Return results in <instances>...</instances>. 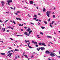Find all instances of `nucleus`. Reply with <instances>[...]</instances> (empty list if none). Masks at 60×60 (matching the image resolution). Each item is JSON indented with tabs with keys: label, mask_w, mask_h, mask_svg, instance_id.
Returning a JSON list of instances; mask_svg holds the SVG:
<instances>
[{
	"label": "nucleus",
	"mask_w": 60,
	"mask_h": 60,
	"mask_svg": "<svg viewBox=\"0 0 60 60\" xmlns=\"http://www.w3.org/2000/svg\"><path fill=\"white\" fill-rule=\"evenodd\" d=\"M25 42L26 43H27V42H29V43H28L27 44H28V47H29V48H30V49H32V48H33V47H31V46H29V44H30V42L29 41V40H27V41L26 40H25Z\"/></svg>",
	"instance_id": "nucleus-1"
},
{
	"label": "nucleus",
	"mask_w": 60,
	"mask_h": 60,
	"mask_svg": "<svg viewBox=\"0 0 60 60\" xmlns=\"http://www.w3.org/2000/svg\"><path fill=\"white\" fill-rule=\"evenodd\" d=\"M50 13H51V11H48L46 12V15L48 17H49V14Z\"/></svg>",
	"instance_id": "nucleus-2"
},
{
	"label": "nucleus",
	"mask_w": 60,
	"mask_h": 60,
	"mask_svg": "<svg viewBox=\"0 0 60 60\" xmlns=\"http://www.w3.org/2000/svg\"><path fill=\"white\" fill-rule=\"evenodd\" d=\"M55 55H56V54L55 53H50V56H52V57L55 56Z\"/></svg>",
	"instance_id": "nucleus-3"
},
{
	"label": "nucleus",
	"mask_w": 60,
	"mask_h": 60,
	"mask_svg": "<svg viewBox=\"0 0 60 60\" xmlns=\"http://www.w3.org/2000/svg\"><path fill=\"white\" fill-rule=\"evenodd\" d=\"M7 2L8 3V4L9 5H10V3H11L12 2V0H7Z\"/></svg>",
	"instance_id": "nucleus-4"
},
{
	"label": "nucleus",
	"mask_w": 60,
	"mask_h": 60,
	"mask_svg": "<svg viewBox=\"0 0 60 60\" xmlns=\"http://www.w3.org/2000/svg\"><path fill=\"white\" fill-rule=\"evenodd\" d=\"M40 49H41V50H42L43 51L44 49H45V48H44V47H41V48H40Z\"/></svg>",
	"instance_id": "nucleus-5"
},
{
	"label": "nucleus",
	"mask_w": 60,
	"mask_h": 60,
	"mask_svg": "<svg viewBox=\"0 0 60 60\" xmlns=\"http://www.w3.org/2000/svg\"><path fill=\"white\" fill-rule=\"evenodd\" d=\"M45 53L46 54H49L50 52L48 50H46L45 51Z\"/></svg>",
	"instance_id": "nucleus-6"
},
{
	"label": "nucleus",
	"mask_w": 60,
	"mask_h": 60,
	"mask_svg": "<svg viewBox=\"0 0 60 60\" xmlns=\"http://www.w3.org/2000/svg\"><path fill=\"white\" fill-rule=\"evenodd\" d=\"M1 3L2 4V6L3 7L4 5V1H2L1 2Z\"/></svg>",
	"instance_id": "nucleus-7"
},
{
	"label": "nucleus",
	"mask_w": 60,
	"mask_h": 60,
	"mask_svg": "<svg viewBox=\"0 0 60 60\" xmlns=\"http://www.w3.org/2000/svg\"><path fill=\"white\" fill-rule=\"evenodd\" d=\"M31 30V29H30V28H28V29L26 30V31L27 32H29Z\"/></svg>",
	"instance_id": "nucleus-8"
},
{
	"label": "nucleus",
	"mask_w": 60,
	"mask_h": 60,
	"mask_svg": "<svg viewBox=\"0 0 60 60\" xmlns=\"http://www.w3.org/2000/svg\"><path fill=\"white\" fill-rule=\"evenodd\" d=\"M42 45L44 46H47V45H45V44L44 43H42Z\"/></svg>",
	"instance_id": "nucleus-9"
},
{
	"label": "nucleus",
	"mask_w": 60,
	"mask_h": 60,
	"mask_svg": "<svg viewBox=\"0 0 60 60\" xmlns=\"http://www.w3.org/2000/svg\"><path fill=\"white\" fill-rule=\"evenodd\" d=\"M24 54H25V53H23V55L24 56H25V57H26V58H28V57L27 56V55H25Z\"/></svg>",
	"instance_id": "nucleus-10"
},
{
	"label": "nucleus",
	"mask_w": 60,
	"mask_h": 60,
	"mask_svg": "<svg viewBox=\"0 0 60 60\" xmlns=\"http://www.w3.org/2000/svg\"><path fill=\"white\" fill-rule=\"evenodd\" d=\"M4 30L3 32H4L5 30V29L4 28H2V30Z\"/></svg>",
	"instance_id": "nucleus-11"
},
{
	"label": "nucleus",
	"mask_w": 60,
	"mask_h": 60,
	"mask_svg": "<svg viewBox=\"0 0 60 60\" xmlns=\"http://www.w3.org/2000/svg\"><path fill=\"white\" fill-rule=\"evenodd\" d=\"M24 34L25 35H28V34H27V32L24 33Z\"/></svg>",
	"instance_id": "nucleus-12"
},
{
	"label": "nucleus",
	"mask_w": 60,
	"mask_h": 60,
	"mask_svg": "<svg viewBox=\"0 0 60 60\" xmlns=\"http://www.w3.org/2000/svg\"><path fill=\"white\" fill-rule=\"evenodd\" d=\"M30 4H33V2L32 1H30Z\"/></svg>",
	"instance_id": "nucleus-13"
},
{
	"label": "nucleus",
	"mask_w": 60,
	"mask_h": 60,
	"mask_svg": "<svg viewBox=\"0 0 60 60\" xmlns=\"http://www.w3.org/2000/svg\"><path fill=\"white\" fill-rule=\"evenodd\" d=\"M19 51V50L17 49H15L14 51Z\"/></svg>",
	"instance_id": "nucleus-14"
},
{
	"label": "nucleus",
	"mask_w": 60,
	"mask_h": 60,
	"mask_svg": "<svg viewBox=\"0 0 60 60\" xmlns=\"http://www.w3.org/2000/svg\"><path fill=\"white\" fill-rule=\"evenodd\" d=\"M0 54L2 55H5V53H0Z\"/></svg>",
	"instance_id": "nucleus-15"
},
{
	"label": "nucleus",
	"mask_w": 60,
	"mask_h": 60,
	"mask_svg": "<svg viewBox=\"0 0 60 60\" xmlns=\"http://www.w3.org/2000/svg\"><path fill=\"white\" fill-rule=\"evenodd\" d=\"M47 37L48 38H51V37L50 36H47Z\"/></svg>",
	"instance_id": "nucleus-16"
},
{
	"label": "nucleus",
	"mask_w": 60,
	"mask_h": 60,
	"mask_svg": "<svg viewBox=\"0 0 60 60\" xmlns=\"http://www.w3.org/2000/svg\"><path fill=\"white\" fill-rule=\"evenodd\" d=\"M32 32V31L30 30V31L29 32V34H31V33Z\"/></svg>",
	"instance_id": "nucleus-17"
},
{
	"label": "nucleus",
	"mask_w": 60,
	"mask_h": 60,
	"mask_svg": "<svg viewBox=\"0 0 60 60\" xmlns=\"http://www.w3.org/2000/svg\"><path fill=\"white\" fill-rule=\"evenodd\" d=\"M34 17H35V18H37V16L36 15H34Z\"/></svg>",
	"instance_id": "nucleus-18"
},
{
	"label": "nucleus",
	"mask_w": 60,
	"mask_h": 60,
	"mask_svg": "<svg viewBox=\"0 0 60 60\" xmlns=\"http://www.w3.org/2000/svg\"><path fill=\"white\" fill-rule=\"evenodd\" d=\"M37 49L38 51H39L40 50V48H37Z\"/></svg>",
	"instance_id": "nucleus-19"
},
{
	"label": "nucleus",
	"mask_w": 60,
	"mask_h": 60,
	"mask_svg": "<svg viewBox=\"0 0 60 60\" xmlns=\"http://www.w3.org/2000/svg\"><path fill=\"white\" fill-rule=\"evenodd\" d=\"M12 53H10V56H9V57H11V55H12Z\"/></svg>",
	"instance_id": "nucleus-20"
},
{
	"label": "nucleus",
	"mask_w": 60,
	"mask_h": 60,
	"mask_svg": "<svg viewBox=\"0 0 60 60\" xmlns=\"http://www.w3.org/2000/svg\"><path fill=\"white\" fill-rule=\"evenodd\" d=\"M38 44L39 45H42V44H41V43H39Z\"/></svg>",
	"instance_id": "nucleus-21"
},
{
	"label": "nucleus",
	"mask_w": 60,
	"mask_h": 60,
	"mask_svg": "<svg viewBox=\"0 0 60 60\" xmlns=\"http://www.w3.org/2000/svg\"><path fill=\"white\" fill-rule=\"evenodd\" d=\"M45 27H41V28H42V29H44L45 28Z\"/></svg>",
	"instance_id": "nucleus-22"
},
{
	"label": "nucleus",
	"mask_w": 60,
	"mask_h": 60,
	"mask_svg": "<svg viewBox=\"0 0 60 60\" xmlns=\"http://www.w3.org/2000/svg\"><path fill=\"white\" fill-rule=\"evenodd\" d=\"M11 51H9L7 52V54H8V53H11Z\"/></svg>",
	"instance_id": "nucleus-23"
},
{
	"label": "nucleus",
	"mask_w": 60,
	"mask_h": 60,
	"mask_svg": "<svg viewBox=\"0 0 60 60\" xmlns=\"http://www.w3.org/2000/svg\"><path fill=\"white\" fill-rule=\"evenodd\" d=\"M38 26H40V25H41V24H40V22H38Z\"/></svg>",
	"instance_id": "nucleus-24"
},
{
	"label": "nucleus",
	"mask_w": 60,
	"mask_h": 60,
	"mask_svg": "<svg viewBox=\"0 0 60 60\" xmlns=\"http://www.w3.org/2000/svg\"><path fill=\"white\" fill-rule=\"evenodd\" d=\"M40 34H41V35H43V33H42V32H40Z\"/></svg>",
	"instance_id": "nucleus-25"
},
{
	"label": "nucleus",
	"mask_w": 60,
	"mask_h": 60,
	"mask_svg": "<svg viewBox=\"0 0 60 60\" xmlns=\"http://www.w3.org/2000/svg\"><path fill=\"white\" fill-rule=\"evenodd\" d=\"M46 11V9H45V8H44L43 10V11Z\"/></svg>",
	"instance_id": "nucleus-26"
},
{
	"label": "nucleus",
	"mask_w": 60,
	"mask_h": 60,
	"mask_svg": "<svg viewBox=\"0 0 60 60\" xmlns=\"http://www.w3.org/2000/svg\"><path fill=\"white\" fill-rule=\"evenodd\" d=\"M17 12L18 13H20V12L19 11H17Z\"/></svg>",
	"instance_id": "nucleus-27"
},
{
	"label": "nucleus",
	"mask_w": 60,
	"mask_h": 60,
	"mask_svg": "<svg viewBox=\"0 0 60 60\" xmlns=\"http://www.w3.org/2000/svg\"><path fill=\"white\" fill-rule=\"evenodd\" d=\"M44 22L45 23V24H47V22H46L44 21Z\"/></svg>",
	"instance_id": "nucleus-28"
},
{
	"label": "nucleus",
	"mask_w": 60,
	"mask_h": 60,
	"mask_svg": "<svg viewBox=\"0 0 60 60\" xmlns=\"http://www.w3.org/2000/svg\"><path fill=\"white\" fill-rule=\"evenodd\" d=\"M16 19L17 20H19V18L17 17V18H16Z\"/></svg>",
	"instance_id": "nucleus-29"
},
{
	"label": "nucleus",
	"mask_w": 60,
	"mask_h": 60,
	"mask_svg": "<svg viewBox=\"0 0 60 60\" xmlns=\"http://www.w3.org/2000/svg\"><path fill=\"white\" fill-rule=\"evenodd\" d=\"M13 23L14 24H16V23H15V21H13Z\"/></svg>",
	"instance_id": "nucleus-30"
},
{
	"label": "nucleus",
	"mask_w": 60,
	"mask_h": 60,
	"mask_svg": "<svg viewBox=\"0 0 60 60\" xmlns=\"http://www.w3.org/2000/svg\"><path fill=\"white\" fill-rule=\"evenodd\" d=\"M34 44H37V42H34Z\"/></svg>",
	"instance_id": "nucleus-31"
},
{
	"label": "nucleus",
	"mask_w": 60,
	"mask_h": 60,
	"mask_svg": "<svg viewBox=\"0 0 60 60\" xmlns=\"http://www.w3.org/2000/svg\"><path fill=\"white\" fill-rule=\"evenodd\" d=\"M8 28H11V26H8Z\"/></svg>",
	"instance_id": "nucleus-32"
},
{
	"label": "nucleus",
	"mask_w": 60,
	"mask_h": 60,
	"mask_svg": "<svg viewBox=\"0 0 60 60\" xmlns=\"http://www.w3.org/2000/svg\"><path fill=\"white\" fill-rule=\"evenodd\" d=\"M32 42L33 43H34V41H32Z\"/></svg>",
	"instance_id": "nucleus-33"
},
{
	"label": "nucleus",
	"mask_w": 60,
	"mask_h": 60,
	"mask_svg": "<svg viewBox=\"0 0 60 60\" xmlns=\"http://www.w3.org/2000/svg\"><path fill=\"white\" fill-rule=\"evenodd\" d=\"M10 53H9V54H8V56H10Z\"/></svg>",
	"instance_id": "nucleus-34"
},
{
	"label": "nucleus",
	"mask_w": 60,
	"mask_h": 60,
	"mask_svg": "<svg viewBox=\"0 0 60 60\" xmlns=\"http://www.w3.org/2000/svg\"><path fill=\"white\" fill-rule=\"evenodd\" d=\"M16 36H21V35H17Z\"/></svg>",
	"instance_id": "nucleus-35"
},
{
	"label": "nucleus",
	"mask_w": 60,
	"mask_h": 60,
	"mask_svg": "<svg viewBox=\"0 0 60 60\" xmlns=\"http://www.w3.org/2000/svg\"><path fill=\"white\" fill-rule=\"evenodd\" d=\"M55 22V21H52V23H54Z\"/></svg>",
	"instance_id": "nucleus-36"
},
{
	"label": "nucleus",
	"mask_w": 60,
	"mask_h": 60,
	"mask_svg": "<svg viewBox=\"0 0 60 60\" xmlns=\"http://www.w3.org/2000/svg\"><path fill=\"white\" fill-rule=\"evenodd\" d=\"M50 19H49L48 20V21L49 22V21H50Z\"/></svg>",
	"instance_id": "nucleus-37"
},
{
	"label": "nucleus",
	"mask_w": 60,
	"mask_h": 60,
	"mask_svg": "<svg viewBox=\"0 0 60 60\" xmlns=\"http://www.w3.org/2000/svg\"><path fill=\"white\" fill-rule=\"evenodd\" d=\"M16 57H15V59H17V58H18V57L17 56H16V55H15Z\"/></svg>",
	"instance_id": "nucleus-38"
},
{
	"label": "nucleus",
	"mask_w": 60,
	"mask_h": 60,
	"mask_svg": "<svg viewBox=\"0 0 60 60\" xmlns=\"http://www.w3.org/2000/svg\"><path fill=\"white\" fill-rule=\"evenodd\" d=\"M8 48L9 49H12V48H11V47H9Z\"/></svg>",
	"instance_id": "nucleus-39"
},
{
	"label": "nucleus",
	"mask_w": 60,
	"mask_h": 60,
	"mask_svg": "<svg viewBox=\"0 0 60 60\" xmlns=\"http://www.w3.org/2000/svg\"><path fill=\"white\" fill-rule=\"evenodd\" d=\"M0 22L2 23V22H3L1 20H0Z\"/></svg>",
	"instance_id": "nucleus-40"
},
{
	"label": "nucleus",
	"mask_w": 60,
	"mask_h": 60,
	"mask_svg": "<svg viewBox=\"0 0 60 60\" xmlns=\"http://www.w3.org/2000/svg\"><path fill=\"white\" fill-rule=\"evenodd\" d=\"M9 13V12H6V13Z\"/></svg>",
	"instance_id": "nucleus-41"
},
{
	"label": "nucleus",
	"mask_w": 60,
	"mask_h": 60,
	"mask_svg": "<svg viewBox=\"0 0 60 60\" xmlns=\"http://www.w3.org/2000/svg\"><path fill=\"white\" fill-rule=\"evenodd\" d=\"M8 21V20H6L5 21V23H6V22H7V21Z\"/></svg>",
	"instance_id": "nucleus-42"
},
{
	"label": "nucleus",
	"mask_w": 60,
	"mask_h": 60,
	"mask_svg": "<svg viewBox=\"0 0 60 60\" xmlns=\"http://www.w3.org/2000/svg\"><path fill=\"white\" fill-rule=\"evenodd\" d=\"M30 24H32V25H34V23H33L32 22H31L30 23Z\"/></svg>",
	"instance_id": "nucleus-43"
},
{
	"label": "nucleus",
	"mask_w": 60,
	"mask_h": 60,
	"mask_svg": "<svg viewBox=\"0 0 60 60\" xmlns=\"http://www.w3.org/2000/svg\"><path fill=\"white\" fill-rule=\"evenodd\" d=\"M36 21H39V19H37L36 20Z\"/></svg>",
	"instance_id": "nucleus-44"
},
{
	"label": "nucleus",
	"mask_w": 60,
	"mask_h": 60,
	"mask_svg": "<svg viewBox=\"0 0 60 60\" xmlns=\"http://www.w3.org/2000/svg\"><path fill=\"white\" fill-rule=\"evenodd\" d=\"M55 15H53V18H55Z\"/></svg>",
	"instance_id": "nucleus-45"
},
{
	"label": "nucleus",
	"mask_w": 60,
	"mask_h": 60,
	"mask_svg": "<svg viewBox=\"0 0 60 60\" xmlns=\"http://www.w3.org/2000/svg\"><path fill=\"white\" fill-rule=\"evenodd\" d=\"M54 41H56V39L55 38H54Z\"/></svg>",
	"instance_id": "nucleus-46"
},
{
	"label": "nucleus",
	"mask_w": 60,
	"mask_h": 60,
	"mask_svg": "<svg viewBox=\"0 0 60 60\" xmlns=\"http://www.w3.org/2000/svg\"><path fill=\"white\" fill-rule=\"evenodd\" d=\"M50 25H52V23L51 22L49 24Z\"/></svg>",
	"instance_id": "nucleus-47"
},
{
	"label": "nucleus",
	"mask_w": 60,
	"mask_h": 60,
	"mask_svg": "<svg viewBox=\"0 0 60 60\" xmlns=\"http://www.w3.org/2000/svg\"><path fill=\"white\" fill-rule=\"evenodd\" d=\"M34 19H35V20H36V18H34Z\"/></svg>",
	"instance_id": "nucleus-48"
},
{
	"label": "nucleus",
	"mask_w": 60,
	"mask_h": 60,
	"mask_svg": "<svg viewBox=\"0 0 60 60\" xmlns=\"http://www.w3.org/2000/svg\"><path fill=\"white\" fill-rule=\"evenodd\" d=\"M10 39L12 40L13 41V39L12 38H10Z\"/></svg>",
	"instance_id": "nucleus-49"
},
{
	"label": "nucleus",
	"mask_w": 60,
	"mask_h": 60,
	"mask_svg": "<svg viewBox=\"0 0 60 60\" xmlns=\"http://www.w3.org/2000/svg\"><path fill=\"white\" fill-rule=\"evenodd\" d=\"M35 46L37 47H38V45H36Z\"/></svg>",
	"instance_id": "nucleus-50"
},
{
	"label": "nucleus",
	"mask_w": 60,
	"mask_h": 60,
	"mask_svg": "<svg viewBox=\"0 0 60 60\" xmlns=\"http://www.w3.org/2000/svg\"><path fill=\"white\" fill-rule=\"evenodd\" d=\"M15 15H18V14L17 13H15Z\"/></svg>",
	"instance_id": "nucleus-51"
},
{
	"label": "nucleus",
	"mask_w": 60,
	"mask_h": 60,
	"mask_svg": "<svg viewBox=\"0 0 60 60\" xmlns=\"http://www.w3.org/2000/svg\"><path fill=\"white\" fill-rule=\"evenodd\" d=\"M24 28H25V29H26V28H27V27H24Z\"/></svg>",
	"instance_id": "nucleus-52"
},
{
	"label": "nucleus",
	"mask_w": 60,
	"mask_h": 60,
	"mask_svg": "<svg viewBox=\"0 0 60 60\" xmlns=\"http://www.w3.org/2000/svg\"><path fill=\"white\" fill-rule=\"evenodd\" d=\"M11 51L12 52H13V50H11V51Z\"/></svg>",
	"instance_id": "nucleus-53"
},
{
	"label": "nucleus",
	"mask_w": 60,
	"mask_h": 60,
	"mask_svg": "<svg viewBox=\"0 0 60 60\" xmlns=\"http://www.w3.org/2000/svg\"><path fill=\"white\" fill-rule=\"evenodd\" d=\"M49 42V43H51V44H53L52 43V42Z\"/></svg>",
	"instance_id": "nucleus-54"
},
{
	"label": "nucleus",
	"mask_w": 60,
	"mask_h": 60,
	"mask_svg": "<svg viewBox=\"0 0 60 60\" xmlns=\"http://www.w3.org/2000/svg\"><path fill=\"white\" fill-rule=\"evenodd\" d=\"M6 32H9V30H7L6 31Z\"/></svg>",
	"instance_id": "nucleus-55"
},
{
	"label": "nucleus",
	"mask_w": 60,
	"mask_h": 60,
	"mask_svg": "<svg viewBox=\"0 0 60 60\" xmlns=\"http://www.w3.org/2000/svg\"><path fill=\"white\" fill-rule=\"evenodd\" d=\"M50 26H51V27H52V25H50Z\"/></svg>",
	"instance_id": "nucleus-56"
},
{
	"label": "nucleus",
	"mask_w": 60,
	"mask_h": 60,
	"mask_svg": "<svg viewBox=\"0 0 60 60\" xmlns=\"http://www.w3.org/2000/svg\"><path fill=\"white\" fill-rule=\"evenodd\" d=\"M39 21H40V22H41V20H39Z\"/></svg>",
	"instance_id": "nucleus-57"
},
{
	"label": "nucleus",
	"mask_w": 60,
	"mask_h": 60,
	"mask_svg": "<svg viewBox=\"0 0 60 60\" xmlns=\"http://www.w3.org/2000/svg\"><path fill=\"white\" fill-rule=\"evenodd\" d=\"M51 60L50 59H49V60Z\"/></svg>",
	"instance_id": "nucleus-58"
},
{
	"label": "nucleus",
	"mask_w": 60,
	"mask_h": 60,
	"mask_svg": "<svg viewBox=\"0 0 60 60\" xmlns=\"http://www.w3.org/2000/svg\"><path fill=\"white\" fill-rule=\"evenodd\" d=\"M19 26H21V24H19Z\"/></svg>",
	"instance_id": "nucleus-59"
},
{
	"label": "nucleus",
	"mask_w": 60,
	"mask_h": 60,
	"mask_svg": "<svg viewBox=\"0 0 60 60\" xmlns=\"http://www.w3.org/2000/svg\"><path fill=\"white\" fill-rule=\"evenodd\" d=\"M21 30V31H23V29Z\"/></svg>",
	"instance_id": "nucleus-60"
},
{
	"label": "nucleus",
	"mask_w": 60,
	"mask_h": 60,
	"mask_svg": "<svg viewBox=\"0 0 60 60\" xmlns=\"http://www.w3.org/2000/svg\"><path fill=\"white\" fill-rule=\"evenodd\" d=\"M10 21V22H11V23H13V22H12V21L11 20Z\"/></svg>",
	"instance_id": "nucleus-61"
},
{
	"label": "nucleus",
	"mask_w": 60,
	"mask_h": 60,
	"mask_svg": "<svg viewBox=\"0 0 60 60\" xmlns=\"http://www.w3.org/2000/svg\"><path fill=\"white\" fill-rule=\"evenodd\" d=\"M23 24H22L21 25V26H23Z\"/></svg>",
	"instance_id": "nucleus-62"
},
{
	"label": "nucleus",
	"mask_w": 60,
	"mask_h": 60,
	"mask_svg": "<svg viewBox=\"0 0 60 60\" xmlns=\"http://www.w3.org/2000/svg\"><path fill=\"white\" fill-rule=\"evenodd\" d=\"M11 29H12V30H13V28H11Z\"/></svg>",
	"instance_id": "nucleus-63"
},
{
	"label": "nucleus",
	"mask_w": 60,
	"mask_h": 60,
	"mask_svg": "<svg viewBox=\"0 0 60 60\" xmlns=\"http://www.w3.org/2000/svg\"><path fill=\"white\" fill-rule=\"evenodd\" d=\"M38 15H40V13L38 14Z\"/></svg>",
	"instance_id": "nucleus-64"
}]
</instances>
